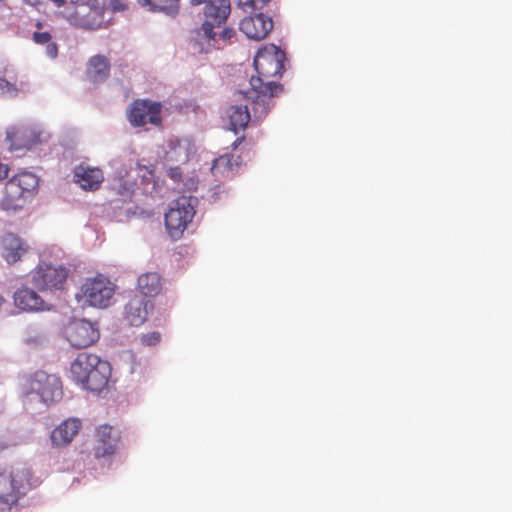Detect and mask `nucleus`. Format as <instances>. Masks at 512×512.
I'll return each instance as SVG.
<instances>
[{
    "instance_id": "1",
    "label": "nucleus",
    "mask_w": 512,
    "mask_h": 512,
    "mask_svg": "<svg viewBox=\"0 0 512 512\" xmlns=\"http://www.w3.org/2000/svg\"><path fill=\"white\" fill-rule=\"evenodd\" d=\"M285 59V53L274 44L266 45L256 53L254 67L258 76L251 77V89L245 92L246 98L251 100L255 118L266 116L272 98L282 91V85L269 79L282 74Z\"/></svg>"
},
{
    "instance_id": "2",
    "label": "nucleus",
    "mask_w": 512,
    "mask_h": 512,
    "mask_svg": "<svg viewBox=\"0 0 512 512\" xmlns=\"http://www.w3.org/2000/svg\"><path fill=\"white\" fill-rule=\"evenodd\" d=\"M34 485L30 469L8 471L0 468V509L10 510Z\"/></svg>"
},
{
    "instance_id": "3",
    "label": "nucleus",
    "mask_w": 512,
    "mask_h": 512,
    "mask_svg": "<svg viewBox=\"0 0 512 512\" xmlns=\"http://www.w3.org/2000/svg\"><path fill=\"white\" fill-rule=\"evenodd\" d=\"M23 395L29 400L38 398L45 404H51L62 397L60 379L44 371H36L27 377L22 384Z\"/></svg>"
},
{
    "instance_id": "4",
    "label": "nucleus",
    "mask_w": 512,
    "mask_h": 512,
    "mask_svg": "<svg viewBox=\"0 0 512 512\" xmlns=\"http://www.w3.org/2000/svg\"><path fill=\"white\" fill-rule=\"evenodd\" d=\"M195 213V205L190 197L181 196L172 202L164 216L168 235L172 239H180L192 222Z\"/></svg>"
},
{
    "instance_id": "5",
    "label": "nucleus",
    "mask_w": 512,
    "mask_h": 512,
    "mask_svg": "<svg viewBox=\"0 0 512 512\" xmlns=\"http://www.w3.org/2000/svg\"><path fill=\"white\" fill-rule=\"evenodd\" d=\"M69 271L62 265L41 261L31 271V282L40 291H54L64 288Z\"/></svg>"
},
{
    "instance_id": "6",
    "label": "nucleus",
    "mask_w": 512,
    "mask_h": 512,
    "mask_svg": "<svg viewBox=\"0 0 512 512\" xmlns=\"http://www.w3.org/2000/svg\"><path fill=\"white\" fill-rule=\"evenodd\" d=\"M114 293V284L103 275L87 278L81 287V298L89 306L96 308L108 307Z\"/></svg>"
},
{
    "instance_id": "7",
    "label": "nucleus",
    "mask_w": 512,
    "mask_h": 512,
    "mask_svg": "<svg viewBox=\"0 0 512 512\" xmlns=\"http://www.w3.org/2000/svg\"><path fill=\"white\" fill-rule=\"evenodd\" d=\"M231 12L230 0H209L203 10L204 22L199 29L203 38H213V29L221 28Z\"/></svg>"
},
{
    "instance_id": "8",
    "label": "nucleus",
    "mask_w": 512,
    "mask_h": 512,
    "mask_svg": "<svg viewBox=\"0 0 512 512\" xmlns=\"http://www.w3.org/2000/svg\"><path fill=\"white\" fill-rule=\"evenodd\" d=\"M162 105L151 100L137 99L132 102L128 111V120L134 127L146 124L159 126L162 123Z\"/></svg>"
},
{
    "instance_id": "9",
    "label": "nucleus",
    "mask_w": 512,
    "mask_h": 512,
    "mask_svg": "<svg viewBox=\"0 0 512 512\" xmlns=\"http://www.w3.org/2000/svg\"><path fill=\"white\" fill-rule=\"evenodd\" d=\"M68 342L75 348H86L99 339V330L92 322L85 319L73 320L65 328Z\"/></svg>"
},
{
    "instance_id": "10",
    "label": "nucleus",
    "mask_w": 512,
    "mask_h": 512,
    "mask_svg": "<svg viewBox=\"0 0 512 512\" xmlns=\"http://www.w3.org/2000/svg\"><path fill=\"white\" fill-rule=\"evenodd\" d=\"M30 250L28 241L16 233L5 232L0 236V256L8 265L22 261Z\"/></svg>"
},
{
    "instance_id": "11",
    "label": "nucleus",
    "mask_w": 512,
    "mask_h": 512,
    "mask_svg": "<svg viewBox=\"0 0 512 512\" xmlns=\"http://www.w3.org/2000/svg\"><path fill=\"white\" fill-rule=\"evenodd\" d=\"M273 20L271 17L259 13L253 16L245 17L239 24V29L253 40L265 39L273 29Z\"/></svg>"
},
{
    "instance_id": "12",
    "label": "nucleus",
    "mask_w": 512,
    "mask_h": 512,
    "mask_svg": "<svg viewBox=\"0 0 512 512\" xmlns=\"http://www.w3.org/2000/svg\"><path fill=\"white\" fill-rule=\"evenodd\" d=\"M73 179L83 190L96 191L100 188L104 180V174L98 167H91L81 163L75 166Z\"/></svg>"
},
{
    "instance_id": "13",
    "label": "nucleus",
    "mask_w": 512,
    "mask_h": 512,
    "mask_svg": "<svg viewBox=\"0 0 512 512\" xmlns=\"http://www.w3.org/2000/svg\"><path fill=\"white\" fill-rule=\"evenodd\" d=\"M15 306L23 312H38L45 310L46 302L32 288L23 285L13 294Z\"/></svg>"
},
{
    "instance_id": "14",
    "label": "nucleus",
    "mask_w": 512,
    "mask_h": 512,
    "mask_svg": "<svg viewBox=\"0 0 512 512\" xmlns=\"http://www.w3.org/2000/svg\"><path fill=\"white\" fill-rule=\"evenodd\" d=\"M109 377L110 365L107 361L100 359L99 364L89 374L85 375L83 381H80L78 384L87 390L100 392L107 386Z\"/></svg>"
},
{
    "instance_id": "15",
    "label": "nucleus",
    "mask_w": 512,
    "mask_h": 512,
    "mask_svg": "<svg viewBox=\"0 0 512 512\" xmlns=\"http://www.w3.org/2000/svg\"><path fill=\"white\" fill-rule=\"evenodd\" d=\"M149 303V300L141 295H134L129 299L125 305L124 317L131 326L138 327L146 321Z\"/></svg>"
},
{
    "instance_id": "16",
    "label": "nucleus",
    "mask_w": 512,
    "mask_h": 512,
    "mask_svg": "<svg viewBox=\"0 0 512 512\" xmlns=\"http://www.w3.org/2000/svg\"><path fill=\"white\" fill-rule=\"evenodd\" d=\"M112 426L100 425L96 430V445L94 455L96 458L111 456L116 451L117 438L112 437Z\"/></svg>"
},
{
    "instance_id": "17",
    "label": "nucleus",
    "mask_w": 512,
    "mask_h": 512,
    "mask_svg": "<svg viewBox=\"0 0 512 512\" xmlns=\"http://www.w3.org/2000/svg\"><path fill=\"white\" fill-rule=\"evenodd\" d=\"M81 428V421L77 418H69L57 426L51 433V441L54 446L64 447L77 435Z\"/></svg>"
},
{
    "instance_id": "18",
    "label": "nucleus",
    "mask_w": 512,
    "mask_h": 512,
    "mask_svg": "<svg viewBox=\"0 0 512 512\" xmlns=\"http://www.w3.org/2000/svg\"><path fill=\"white\" fill-rule=\"evenodd\" d=\"M100 357L96 354L87 352L79 353L76 359L72 362L70 370L73 380L76 383L83 381L85 375L89 374L97 364H99Z\"/></svg>"
},
{
    "instance_id": "19",
    "label": "nucleus",
    "mask_w": 512,
    "mask_h": 512,
    "mask_svg": "<svg viewBox=\"0 0 512 512\" xmlns=\"http://www.w3.org/2000/svg\"><path fill=\"white\" fill-rule=\"evenodd\" d=\"M26 203L25 193L16 186L14 181L8 180L4 188V196L1 200V208L4 211H18Z\"/></svg>"
},
{
    "instance_id": "20",
    "label": "nucleus",
    "mask_w": 512,
    "mask_h": 512,
    "mask_svg": "<svg viewBox=\"0 0 512 512\" xmlns=\"http://www.w3.org/2000/svg\"><path fill=\"white\" fill-rule=\"evenodd\" d=\"M109 59L103 55L92 56L87 64V74L94 82L104 81L110 74Z\"/></svg>"
},
{
    "instance_id": "21",
    "label": "nucleus",
    "mask_w": 512,
    "mask_h": 512,
    "mask_svg": "<svg viewBox=\"0 0 512 512\" xmlns=\"http://www.w3.org/2000/svg\"><path fill=\"white\" fill-rule=\"evenodd\" d=\"M137 287L142 294L141 296L154 297L162 290L161 277L156 272L141 274L137 281Z\"/></svg>"
},
{
    "instance_id": "22",
    "label": "nucleus",
    "mask_w": 512,
    "mask_h": 512,
    "mask_svg": "<svg viewBox=\"0 0 512 512\" xmlns=\"http://www.w3.org/2000/svg\"><path fill=\"white\" fill-rule=\"evenodd\" d=\"M240 163L241 160L239 156L224 154L214 160L211 171L215 175L222 174L230 176L234 174Z\"/></svg>"
},
{
    "instance_id": "23",
    "label": "nucleus",
    "mask_w": 512,
    "mask_h": 512,
    "mask_svg": "<svg viewBox=\"0 0 512 512\" xmlns=\"http://www.w3.org/2000/svg\"><path fill=\"white\" fill-rule=\"evenodd\" d=\"M230 129H244L250 120V112L246 105H233L227 111Z\"/></svg>"
},
{
    "instance_id": "24",
    "label": "nucleus",
    "mask_w": 512,
    "mask_h": 512,
    "mask_svg": "<svg viewBox=\"0 0 512 512\" xmlns=\"http://www.w3.org/2000/svg\"><path fill=\"white\" fill-rule=\"evenodd\" d=\"M169 149L166 152V157L170 161L187 162L189 158L188 145L179 139L169 141Z\"/></svg>"
},
{
    "instance_id": "25",
    "label": "nucleus",
    "mask_w": 512,
    "mask_h": 512,
    "mask_svg": "<svg viewBox=\"0 0 512 512\" xmlns=\"http://www.w3.org/2000/svg\"><path fill=\"white\" fill-rule=\"evenodd\" d=\"M151 10L161 11L168 15H176L180 9V0H142Z\"/></svg>"
},
{
    "instance_id": "26",
    "label": "nucleus",
    "mask_w": 512,
    "mask_h": 512,
    "mask_svg": "<svg viewBox=\"0 0 512 512\" xmlns=\"http://www.w3.org/2000/svg\"><path fill=\"white\" fill-rule=\"evenodd\" d=\"M213 38H204L210 45L215 48H222L232 43V39L236 36V31L230 27H224L220 32L213 29Z\"/></svg>"
},
{
    "instance_id": "27",
    "label": "nucleus",
    "mask_w": 512,
    "mask_h": 512,
    "mask_svg": "<svg viewBox=\"0 0 512 512\" xmlns=\"http://www.w3.org/2000/svg\"><path fill=\"white\" fill-rule=\"evenodd\" d=\"M9 180L14 181L24 193L31 192L38 186L37 176L27 171L20 172Z\"/></svg>"
},
{
    "instance_id": "28",
    "label": "nucleus",
    "mask_w": 512,
    "mask_h": 512,
    "mask_svg": "<svg viewBox=\"0 0 512 512\" xmlns=\"http://www.w3.org/2000/svg\"><path fill=\"white\" fill-rule=\"evenodd\" d=\"M102 16L96 10H91L87 15L77 20L76 25L86 30H96L101 27Z\"/></svg>"
},
{
    "instance_id": "29",
    "label": "nucleus",
    "mask_w": 512,
    "mask_h": 512,
    "mask_svg": "<svg viewBox=\"0 0 512 512\" xmlns=\"http://www.w3.org/2000/svg\"><path fill=\"white\" fill-rule=\"evenodd\" d=\"M270 0H237L238 7L245 12L262 9Z\"/></svg>"
},
{
    "instance_id": "30",
    "label": "nucleus",
    "mask_w": 512,
    "mask_h": 512,
    "mask_svg": "<svg viewBox=\"0 0 512 512\" xmlns=\"http://www.w3.org/2000/svg\"><path fill=\"white\" fill-rule=\"evenodd\" d=\"M19 89L15 84L10 83L9 81L0 78V92L4 95L14 97L18 94Z\"/></svg>"
},
{
    "instance_id": "31",
    "label": "nucleus",
    "mask_w": 512,
    "mask_h": 512,
    "mask_svg": "<svg viewBox=\"0 0 512 512\" xmlns=\"http://www.w3.org/2000/svg\"><path fill=\"white\" fill-rule=\"evenodd\" d=\"M161 340V335L159 332H150L144 334L141 337V343L146 346H154L158 344Z\"/></svg>"
},
{
    "instance_id": "32",
    "label": "nucleus",
    "mask_w": 512,
    "mask_h": 512,
    "mask_svg": "<svg viewBox=\"0 0 512 512\" xmlns=\"http://www.w3.org/2000/svg\"><path fill=\"white\" fill-rule=\"evenodd\" d=\"M20 130L16 128H11L7 131V139L10 141V148L13 150L20 149L22 147L21 144L16 143V139L18 138V134Z\"/></svg>"
},
{
    "instance_id": "33",
    "label": "nucleus",
    "mask_w": 512,
    "mask_h": 512,
    "mask_svg": "<svg viewBox=\"0 0 512 512\" xmlns=\"http://www.w3.org/2000/svg\"><path fill=\"white\" fill-rule=\"evenodd\" d=\"M51 34L49 32H34L33 40L37 44H48L51 40Z\"/></svg>"
},
{
    "instance_id": "34",
    "label": "nucleus",
    "mask_w": 512,
    "mask_h": 512,
    "mask_svg": "<svg viewBox=\"0 0 512 512\" xmlns=\"http://www.w3.org/2000/svg\"><path fill=\"white\" fill-rule=\"evenodd\" d=\"M108 2L114 12L125 11L128 8L124 0H108Z\"/></svg>"
},
{
    "instance_id": "35",
    "label": "nucleus",
    "mask_w": 512,
    "mask_h": 512,
    "mask_svg": "<svg viewBox=\"0 0 512 512\" xmlns=\"http://www.w3.org/2000/svg\"><path fill=\"white\" fill-rule=\"evenodd\" d=\"M46 53L51 58H56L58 54V46L56 43H48L46 46Z\"/></svg>"
},
{
    "instance_id": "36",
    "label": "nucleus",
    "mask_w": 512,
    "mask_h": 512,
    "mask_svg": "<svg viewBox=\"0 0 512 512\" xmlns=\"http://www.w3.org/2000/svg\"><path fill=\"white\" fill-rule=\"evenodd\" d=\"M16 444H17L16 441L6 440L5 438L0 436V452H2L3 450H5L11 446H15Z\"/></svg>"
},
{
    "instance_id": "37",
    "label": "nucleus",
    "mask_w": 512,
    "mask_h": 512,
    "mask_svg": "<svg viewBox=\"0 0 512 512\" xmlns=\"http://www.w3.org/2000/svg\"><path fill=\"white\" fill-rule=\"evenodd\" d=\"M168 175L174 179V180H177L181 177V170L179 167H171L169 170H168Z\"/></svg>"
},
{
    "instance_id": "38",
    "label": "nucleus",
    "mask_w": 512,
    "mask_h": 512,
    "mask_svg": "<svg viewBox=\"0 0 512 512\" xmlns=\"http://www.w3.org/2000/svg\"><path fill=\"white\" fill-rule=\"evenodd\" d=\"M9 167L6 164L0 163V180L8 177Z\"/></svg>"
},
{
    "instance_id": "39",
    "label": "nucleus",
    "mask_w": 512,
    "mask_h": 512,
    "mask_svg": "<svg viewBox=\"0 0 512 512\" xmlns=\"http://www.w3.org/2000/svg\"><path fill=\"white\" fill-rule=\"evenodd\" d=\"M209 0H190V4L192 6H199L202 4H206Z\"/></svg>"
},
{
    "instance_id": "40",
    "label": "nucleus",
    "mask_w": 512,
    "mask_h": 512,
    "mask_svg": "<svg viewBox=\"0 0 512 512\" xmlns=\"http://www.w3.org/2000/svg\"><path fill=\"white\" fill-rule=\"evenodd\" d=\"M244 140V137H240V138H237L233 143H232V147H233V150H236L237 147L243 142Z\"/></svg>"
},
{
    "instance_id": "41",
    "label": "nucleus",
    "mask_w": 512,
    "mask_h": 512,
    "mask_svg": "<svg viewBox=\"0 0 512 512\" xmlns=\"http://www.w3.org/2000/svg\"><path fill=\"white\" fill-rule=\"evenodd\" d=\"M51 1H52V2H53V4H54L56 7H58V8H60V7L64 6V5H65V3H66V0H51Z\"/></svg>"
},
{
    "instance_id": "42",
    "label": "nucleus",
    "mask_w": 512,
    "mask_h": 512,
    "mask_svg": "<svg viewBox=\"0 0 512 512\" xmlns=\"http://www.w3.org/2000/svg\"><path fill=\"white\" fill-rule=\"evenodd\" d=\"M37 27L38 28H41L42 27V24L40 22L37 23Z\"/></svg>"
}]
</instances>
